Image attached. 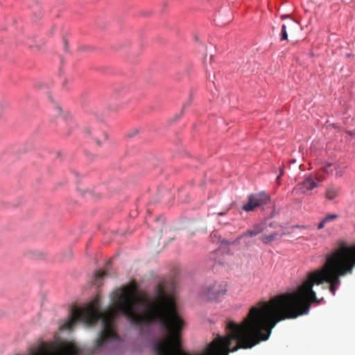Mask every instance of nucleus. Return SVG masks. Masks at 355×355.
Wrapping results in <instances>:
<instances>
[{"label": "nucleus", "instance_id": "f257e3e1", "mask_svg": "<svg viewBox=\"0 0 355 355\" xmlns=\"http://www.w3.org/2000/svg\"><path fill=\"white\" fill-rule=\"evenodd\" d=\"M355 267V244L344 241L326 255L323 266L307 275L306 279L295 291L278 295L268 302H260L252 306L243 321L237 324L229 321L226 336H217L199 354L195 355H229L239 349L252 348L267 340L272 329L280 321L293 319L309 313L313 302L320 303L313 287L326 282L333 295L340 284V277L351 275Z\"/></svg>", "mask_w": 355, "mask_h": 355}, {"label": "nucleus", "instance_id": "f03ea898", "mask_svg": "<svg viewBox=\"0 0 355 355\" xmlns=\"http://www.w3.org/2000/svg\"><path fill=\"white\" fill-rule=\"evenodd\" d=\"M227 284L225 282H214L205 288L202 291V295L208 300H215L223 295L226 293Z\"/></svg>", "mask_w": 355, "mask_h": 355}, {"label": "nucleus", "instance_id": "7ed1b4c3", "mask_svg": "<svg viewBox=\"0 0 355 355\" xmlns=\"http://www.w3.org/2000/svg\"><path fill=\"white\" fill-rule=\"evenodd\" d=\"M268 227L277 228L279 227V225L275 222H270L268 224H267V223H263L255 225L252 229L248 230L247 232L239 236L234 242H232V243L234 244L239 243V241L245 236L253 237L259 234L260 233L267 232Z\"/></svg>", "mask_w": 355, "mask_h": 355}, {"label": "nucleus", "instance_id": "20e7f679", "mask_svg": "<svg viewBox=\"0 0 355 355\" xmlns=\"http://www.w3.org/2000/svg\"><path fill=\"white\" fill-rule=\"evenodd\" d=\"M268 196L264 193H260L257 196H250L248 202L243 206V209L246 211H252L254 208L266 203Z\"/></svg>", "mask_w": 355, "mask_h": 355}, {"label": "nucleus", "instance_id": "39448f33", "mask_svg": "<svg viewBox=\"0 0 355 355\" xmlns=\"http://www.w3.org/2000/svg\"><path fill=\"white\" fill-rule=\"evenodd\" d=\"M300 189L302 193H306L309 191L318 187V184L311 178L306 177L304 180L299 184Z\"/></svg>", "mask_w": 355, "mask_h": 355}, {"label": "nucleus", "instance_id": "423d86ee", "mask_svg": "<svg viewBox=\"0 0 355 355\" xmlns=\"http://www.w3.org/2000/svg\"><path fill=\"white\" fill-rule=\"evenodd\" d=\"M340 193V189L338 186L329 184L326 187L324 196L328 200H334L339 196Z\"/></svg>", "mask_w": 355, "mask_h": 355}, {"label": "nucleus", "instance_id": "0eeeda50", "mask_svg": "<svg viewBox=\"0 0 355 355\" xmlns=\"http://www.w3.org/2000/svg\"><path fill=\"white\" fill-rule=\"evenodd\" d=\"M285 234L284 232L279 233L278 232H273L269 235H262L259 237V240L264 244H268L270 242L281 238Z\"/></svg>", "mask_w": 355, "mask_h": 355}, {"label": "nucleus", "instance_id": "6e6552de", "mask_svg": "<svg viewBox=\"0 0 355 355\" xmlns=\"http://www.w3.org/2000/svg\"><path fill=\"white\" fill-rule=\"evenodd\" d=\"M338 218V215L337 214H329L325 218H324L320 223L318 225V230H322L324 227L325 225L334 221V220Z\"/></svg>", "mask_w": 355, "mask_h": 355}, {"label": "nucleus", "instance_id": "1a4fd4ad", "mask_svg": "<svg viewBox=\"0 0 355 355\" xmlns=\"http://www.w3.org/2000/svg\"><path fill=\"white\" fill-rule=\"evenodd\" d=\"M334 167V168L336 170V177H341L344 173V168H340V166L338 164H328L324 168V171L325 173H329V168Z\"/></svg>", "mask_w": 355, "mask_h": 355}, {"label": "nucleus", "instance_id": "9d476101", "mask_svg": "<svg viewBox=\"0 0 355 355\" xmlns=\"http://www.w3.org/2000/svg\"><path fill=\"white\" fill-rule=\"evenodd\" d=\"M106 275H107V273L105 271H103V270L96 271L95 273L96 284H98V286H99L100 282H98V281L103 279Z\"/></svg>", "mask_w": 355, "mask_h": 355}, {"label": "nucleus", "instance_id": "9b49d317", "mask_svg": "<svg viewBox=\"0 0 355 355\" xmlns=\"http://www.w3.org/2000/svg\"><path fill=\"white\" fill-rule=\"evenodd\" d=\"M288 39V34L286 31V26L284 24L282 27V31H281V38L280 40H286Z\"/></svg>", "mask_w": 355, "mask_h": 355}, {"label": "nucleus", "instance_id": "f8f14e48", "mask_svg": "<svg viewBox=\"0 0 355 355\" xmlns=\"http://www.w3.org/2000/svg\"><path fill=\"white\" fill-rule=\"evenodd\" d=\"M107 139V135L106 133H103V139L101 140L98 137H96L95 139H96V144L98 145V146H101V144L106 141Z\"/></svg>", "mask_w": 355, "mask_h": 355}, {"label": "nucleus", "instance_id": "ddd939ff", "mask_svg": "<svg viewBox=\"0 0 355 355\" xmlns=\"http://www.w3.org/2000/svg\"><path fill=\"white\" fill-rule=\"evenodd\" d=\"M284 174V166H282L281 168H280V173L279 174V175L277 176V182L279 183V181L280 180V178L281 176Z\"/></svg>", "mask_w": 355, "mask_h": 355}, {"label": "nucleus", "instance_id": "4468645a", "mask_svg": "<svg viewBox=\"0 0 355 355\" xmlns=\"http://www.w3.org/2000/svg\"><path fill=\"white\" fill-rule=\"evenodd\" d=\"M315 179L319 182H321L323 181L324 178L322 175H318L315 177Z\"/></svg>", "mask_w": 355, "mask_h": 355}, {"label": "nucleus", "instance_id": "2eb2a0df", "mask_svg": "<svg viewBox=\"0 0 355 355\" xmlns=\"http://www.w3.org/2000/svg\"><path fill=\"white\" fill-rule=\"evenodd\" d=\"M348 133L351 135H355V132L349 131Z\"/></svg>", "mask_w": 355, "mask_h": 355}, {"label": "nucleus", "instance_id": "dca6fc26", "mask_svg": "<svg viewBox=\"0 0 355 355\" xmlns=\"http://www.w3.org/2000/svg\"><path fill=\"white\" fill-rule=\"evenodd\" d=\"M58 112L59 114H61V108L60 107H58Z\"/></svg>", "mask_w": 355, "mask_h": 355}, {"label": "nucleus", "instance_id": "f3484780", "mask_svg": "<svg viewBox=\"0 0 355 355\" xmlns=\"http://www.w3.org/2000/svg\"><path fill=\"white\" fill-rule=\"evenodd\" d=\"M225 213H226V211L225 212H220V213H218V215H224Z\"/></svg>", "mask_w": 355, "mask_h": 355}]
</instances>
